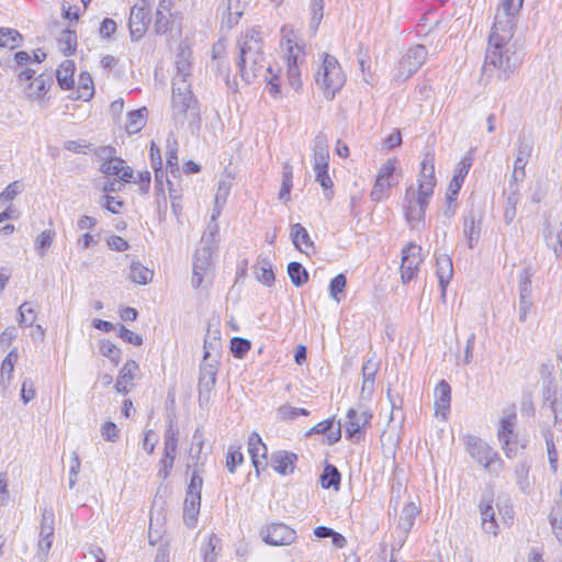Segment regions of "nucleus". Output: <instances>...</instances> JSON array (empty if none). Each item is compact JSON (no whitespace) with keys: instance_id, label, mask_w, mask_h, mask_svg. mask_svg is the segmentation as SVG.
<instances>
[{"instance_id":"1","label":"nucleus","mask_w":562,"mask_h":562,"mask_svg":"<svg viewBox=\"0 0 562 562\" xmlns=\"http://www.w3.org/2000/svg\"><path fill=\"white\" fill-rule=\"evenodd\" d=\"M522 2L524 0H502L488 36L483 70H497V77L503 80L508 79L521 63L510 40L514 35L515 13L521 9Z\"/></svg>"},{"instance_id":"2","label":"nucleus","mask_w":562,"mask_h":562,"mask_svg":"<svg viewBox=\"0 0 562 562\" xmlns=\"http://www.w3.org/2000/svg\"><path fill=\"white\" fill-rule=\"evenodd\" d=\"M239 57L237 66L241 78L247 82H252L262 74H271L272 66L267 63L262 50L261 32L251 27L240 36L237 42Z\"/></svg>"},{"instance_id":"3","label":"nucleus","mask_w":562,"mask_h":562,"mask_svg":"<svg viewBox=\"0 0 562 562\" xmlns=\"http://www.w3.org/2000/svg\"><path fill=\"white\" fill-rule=\"evenodd\" d=\"M313 150V169L315 172V180L321 184L325 191L327 199L330 198L333 192V180L329 177V147L328 139L324 133H318L312 143Z\"/></svg>"},{"instance_id":"4","label":"nucleus","mask_w":562,"mask_h":562,"mask_svg":"<svg viewBox=\"0 0 562 562\" xmlns=\"http://www.w3.org/2000/svg\"><path fill=\"white\" fill-rule=\"evenodd\" d=\"M317 86L323 90L326 99H334L335 94L344 87L346 76L338 60L325 54L323 64L315 77Z\"/></svg>"},{"instance_id":"5","label":"nucleus","mask_w":562,"mask_h":562,"mask_svg":"<svg viewBox=\"0 0 562 562\" xmlns=\"http://www.w3.org/2000/svg\"><path fill=\"white\" fill-rule=\"evenodd\" d=\"M172 115L183 124L187 119L195 120L199 116L196 100L194 99L190 81L182 80L172 87Z\"/></svg>"},{"instance_id":"6","label":"nucleus","mask_w":562,"mask_h":562,"mask_svg":"<svg viewBox=\"0 0 562 562\" xmlns=\"http://www.w3.org/2000/svg\"><path fill=\"white\" fill-rule=\"evenodd\" d=\"M516 420V413L514 411L509 412L502 417L497 431L498 440L502 443V449L508 458L515 457L518 452V449H524L527 445L526 439H518V436L514 434Z\"/></svg>"},{"instance_id":"7","label":"nucleus","mask_w":562,"mask_h":562,"mask_svg":"<svg viewBox=\"0 0 562 562\" xmlns=\"http://www.w3.org/2000/svg\"><path fill=\"white\" fill-rule=\"evenodd\" d=\"M467 451L470 456L482 464L490 472H495V463L502 464L497 452H495L485 441L475 436L468 435L464 438Z\"/></svg>"},{"instance_id":"8","label":"nucleus","mask_w":562,"mask_h":562,"mask_svg":"<svg viewBox=\"0 0 562 562\" xmlns=\"http://www.w3.org/2000/svg\"><path fill=\"white\" fill-rule=\"evenodd\" d=\"M427 55L428 53L424 45H416L409 48L398 61L395 78L398 80L408 79L426 61Z\"/></svg>"},{"instance_id":"9","label":"nucleus","mask_w":562,"mask_h":562,"mask_svg":"<svg viewBox=\"0 0 562 562\" xmlns=\"http://www.w3.org/2000/svg\"><path fill=\"white\" fill-rule=\"evenodd\" d=\"M149 13L150 4L147 0H139L132 7L128 29L133 42L139 41L145 35L150 21Z\"/></svg>"},{"instance_id":"10","label":"nucleus","mask_w":562,"mask_h":562,"mask_svg":"<svg viewBox=\"0 0 562 562\" xmlns=\"http://www.w3.org/2000/svg\"><path fill=\"white\" fill-rule=\"evenodd\" d=\"M429 200L430 198L416 194L414 189H407L405 194V216L412 228H418L424 222Z\"/></svg>"},{"instance_id":"11","label":"nucleus","mask_w":562,"mask_h":562,"mask_svg":"<svg viewBox=\"0 0 562 562\" xmlns=\"http://www.w3.org/2000/svg\"><path fill=\"white\" fill-rule=\"evenodd\" d=\"M420 251L422 247L415 243H408L402 250L401 279L403 283L409 282L417 276L419 266L423 262Z\"/></svg>"},{"instance_id":"12","label":"nucleus","mask_w":562,"mask_h":562,"mask_svg":"<svg viewBox=\"0 0 562 562\" xmlns=\"http://www.w3.org/2000/svg\"><path fill=\"white\" fill-rule=\"evenodd\" d=\"M215 248L199 245L193 258L192 285L196 289L201 286L204 276L212 267V256Z\"/></svg>"},{"instance_id":"13","label":"nucleus","mask_w":562,"mask_h":562,"mask_svg":"<svg viewBox=\"0 0 562 562\" xmlns=\"http://www.w3.org/2000/svg\"><path fill=\"white\" fill-rule=\"evenodd\" d=\"M211 357V352L207 347V341H204V352H203V363L200 368V376H199V397H209L210 392L215 385L217 366L216 361L206 362Z\"/></svg>"},{"instance_id":"14","label":"nucleus","mask_w":562,"mask_h":562,"mask_svg":"<svg viewBox=\"0 0 562 562\" xmlns=\"http://www.w3.org/2000/svg\"><path fill=\"white\" fill-rule=\"evenodd\" d=\"M260 535L262 540L269 546H289L296 538L295 531L281 522L266 526Z\"/></svg>"},{"instance_id":"15","label":"nucleus","mask_w":562,"mask_h":562,"mask_svg":"<svg viewBox=\"0 0 562 562\" xmlns=\"http://www.w3.org/2000/svg\"><path fill=\"white\" fill-rule=\"evenodd\" d=\"M532 142L527 137L519 136L516 143V159L514 161V170L512 175L513 182H522L526 177L525 168L532 154Z\"/></svg>"},{"instance_id":"16","label":"nucleus","mask_w":562,"mask_h":562,"mask_svg":"<svg viewBox=\"0 0 562 562\" xmlns=\"http://www.w3.org/2000/svg\"><path fill=\"white\" fill-rule=\"evenodd\" d=\"M435 186V157L432 154L427 153L422 161V169L418 178V192L416 194L431 198Z\"/></svg>"},{"instance_id":"17","label":"nucleus","mask_w":562,"mask_h":562,"mask_svg":"<svg viewBox=\"0 0 562 562\" xmlns=\"http://www.w3.org/2000/svg\"><path fill=\"white\" fill-rule=\"evenodd\" d=\"M55 516L52 508H45L42 514V522L40 529L38 550L47 557L54 539Z\"/></svg>"},{"instance_id":"18","label":"nucleus","mask_w":562,"mask_h":562,"mask_svg":"<svg viewBox=\"0 0 562 562\" xmlns=\"http://www.w3.org/2000/svg\"><path fill=\"white\" fill-rule=\"evenodd\" d=\"M304 57L303 48L300 45L291 46L288 54V80L294 90H299L302 86L301 70L299 64Z\"/></svg>"},{"instance_id":"19","label":"nucleus","mask_w":562,"mask_h":562,"mask_svg":"<svg viewBox=\"0 0 562 562\" xmlns=\"http://www.w3.org/2000/svg\"><path fill=\"white\" fill-rule=\"evenodd\" d=\"M482 216L474 210L469 211L463 221V235L467 238L468 246L472 249L481 236Z\"/></svg>"},{"instance_id":"20","label":"nucleus","mask_w":562,"mask_h":562,"mask_svg":"<svg viewBox=\"0 0 562 562\" xmlns=\"http://www.w3.org/2000/svg\"><path fill=\"white\" fill-rule=\"evenodd\" d=\"M100 171L106 176H115L123 182H130L134 178L133 169L126 166L125 161L120 157L106 162H101Z\"/></svg>"},{"instance_id":"21","label":"nucleus","mask_w":562,"mask_h":562,"mask_svg":"<svg viewBox=\"0 0 562 562\" xmlns=\"http://www.w3.org/2000/svg\"><path fill=\"white\" fill-rule=\"evenodd\" d=\"M493 501L484 497L479 504L481 515V526L485 533L497 536L498 525L495 520V510L492 506Z\"/></svg>"},{"instance_id":"22","label":"nucleus","mask_w":562,"mask_h":562,"mask_svg":"<svg viewBox=\"0 0 562 562\" xmlns=\"http://www.w3.org/2000/svg\"><path fill=\"white\" fill-rule=\"evenodd\" d=\"M451 387L445 380H441L435 389V411L437 416L447 418L450 411Z\"/></svg>"},{"instance_id":"23","label":"nucleus","mask_w":562,"mask_h":562,"mask_svg":"<svg viewBox=\"0 0 562 562\" xmlns=\"http://www.w3.org/2000/svg\"><path fill=\"white\" fill-rule=\"evenodd\" d=\"M296 461L297 456L295 453L283 450L276 451L271 456V465L281 475L293 473Z\"/></svg>"},{"instance_id":"24","label":"nucleus","mask_w":562,"mask_h":562,"mask_svg":"<svg viewBox=\"0 0 562 562\" xmlns=\"http://www.w3.org/2000/svg\"><path fill=\"white\" fill-rule=\"evenodd\" d=\"M345 428L349 437H355L360 432V429L369 424L372 415L369 411L357 412L350 408L346 416Z\"/></svg>"},{"instance_id":"25","label":"nucleus","mask_w":562,"mask_h":562,"mask_svg":"<svg viewBox=\"0 0 562 562\" xmlns=\"http://www.w3.org/2000/svg\"><path fill=\"white\" fill-rule=\"evenodd\" d=\"M201 506V495L198 493L187 492L183 504V520L188 527H194L198 520Z\"/></svg>"},{"instance_id":"26","label":"nucleus","mask_w":562,"mask_h":562,"mask_svg":"<svg viewBox=\"0 0 562 562\" xmlns=\"http://www.w3.org/2000/svg\"><path fill=\"white\" fill-rule=\"evenodd\" d=\"M436 274L439 280V285L441 288L442 296L446 295V288L449 284L452 274H453V266L452 260L448 255H439L436 259Z\"/></svg>"},{"instance_id":"27","label":"nucleus","mask_w":562,"mask_h":562,"mask_svg":"<svg viewBox=\"0 0 562 562\" xmlns=\"http://www.w3.org/2000/svg\"><path fill=\"white\" fill-rule=\"evenodd\" d=\"M420 513V507L414 503L409 502L402 509L401 516L397 522V529L403 533L405 538L414 526L416 517Z\"/></svg>"},{"instance_id":"28","label":"nucleus","mask_w":562,"mask_h":562,"mask_svg":"<svg viewBox=\"0 0 562 562\" xmlns=\"http://www.w3.org/2000/svg\"><path fill=\"white\" fill-rule=\"evenodd\" d=\"M291 238L294 246L302 252L308 254L310 250L313 251L315 249L308 232L300 223L291 226Z\"/></svg>"},{"instance_id":"29","label":"nucleus","mask_w":562,"mask_h":562,"mask_svg":"<svg viewBox=\"0 0 562 562\" xmlns=\"http://www.w3.org/2000/svg\"><path fill=\"white\" fill-rule=\"evenodd\" d=\"M170 0H160L155 14V32L157 34H165L171 26V14L169 8Z\"/></svg>"},{"instance_id":"30","label":"nucleus","mask_w":562,"mask_h":562,"mask_svg":"<svg viewBox=\"0 0 562 562\" xmlns=\"http://www.w3.org/2000/svg\"><path fill=\"white\" fill-rule=\"evenodd\" d=\"M175 64L177 72L173 77L172 85L181 82L182 80L189 81L191 77L190 52L188 49H181L176 56Z\"/></svg>"},{"instance_id":"31","label":"nucleus","mask_w":562,"mask_h":562,"mask_svg":"<svg viewBox=\"0 0 562 562\" xmlns=\"http://www.w3.org/2000/svg\"><path fill=\"white\" fill-rule=\"evenodd\" d=\"M138 370V364L134 360H128L120 371L115 383V390L119 393H128V383L134 379L135 372Z\"/></svg>"},{"instance_id":"32","label":"nucleus","mask_w":562,"mask_h":562,"mask_svg":"<svg viewBox=\"0 0 562 562\" xmlns=\"http://www.w3.org/2000/svg\"><path fill=\"white\" fill-rule=\"evenodd\" d=\"M19 355L16 349L11 350L2 361L0 371V381L2 384V393L8 389L13 375L14 364L18 361Z\"/></svg>"},{"instance_id":"33","label":"nucleus","mask_w":562,"mask_h":562,"mask_svg":"<svg viewBox=\"0 0 562 562\" xmlns=\"http://www.w3.org/2000/svg\"><path fill=\"white\" fill-rule=\"evenodd\" d=\"M267 447L257 432H252L248 439V452L251 457L254 467L258 470L260 465L259 457L266 459Z\"/></svg>"},{"instance_id":"34","label":"nucleus","mask_w":562,"mask_h":562,"mask_svg":"<svg viewBox=\"0 0 562 562\" xmlns=\"http://www.w3.org/2000/svg\"><path fill=\"white\" fill-rule=\"evenodd\" d=\"M130 279L132 282L145 285L151 282L154 272L138 261H132L130 267Z\"/></svg>"},{"instance_id":"35","label":"nucleus","mask_w":562,"mask_h":562,"mask_svg":"<svg viewBox=\"0 0 562 562\" xmlns=\"http://www.w3.org/2000/svg\"><path fill=\"white\" fill-rule=\"evenodd\" d=\"M147 109L142 108L131 111L127 115L126 131L128 134L138 133L146 124Z\"/></svg>"},{"instance_id":"36","label":"nucleus","mask_w":562,"mask_h":562,"mask_svg":"<svg viewBox=\"0 0 562 562\" xmlns=\"http://www.w3.org/2000/svg\"><path fill=\"white\" fill-rule=\"evenodd\" d=\"M164 442V454L173 456L177 454L179 430L177 425L170 420L165 432Z\"/></svg>"},{"instance_id":"37","label":"nucleus","mask_w":562,"mask_h":562,"mask_svg":"<svg viewBox=\"0 0 562 562\" xmlns=\"http://www.w3.org/2000/svg\"><path fill=\"white\" fill-rule=\"evenodd\" d=\"M166 143H167V145H166V147H167V151H166V156H167V170H169V172L172 176H176V173L179 172L178 142L175 138V136L169 135Z\"/></svg>"},{"instance_id":"38","label":"nucleus","mask_w":562,"mask_h":562,"mask_svg":"<svg viewBox=\"0 0 562 562\" xmlns=\"http://www.w3.org/2000/svg\"><path fill=\"white\" fill-rule=\"evenodd\" d=\"M334 427V419H326L317 425H315L310 431V434H328V442L335 443L337 442L341 437L340 426L336 428V430H331Z\"/></svg>"},{"instance_id":"39","label":"nucleus","mask_w":562,"mask_h":562,"mask_svg":"<svg viewBox=\"0 0 562 562\" xmlns=\"http://www.w3.org/2000/svg\"><path fill=\"white\" fill-rule=\"evenodd\" d=\"M246 0H227L225 12L227 13V27L236 25L243 15Z\"/></svg>"},{"instance_id":"40","label":"nucleus","mask_w":562,"mask_h":562,"mask_svg":"<svg viewBox=\"0 0 562 562\" xmlns=\"http://www.w3.org/2000/svg\"><path fill=\"white\" fill-rule=\"evenodd\" d=\"M340 473L333 464H327L321 475V484L323 488L338 490L340 485Z\"/></svg>"},{"instance_id":"41","label":"nucleus","mask_w":562,"mask_h":562,"mask_svg":"<svg viewBox=\"0 0 562 562\" xmlns=\"http://www.w3.org/2000/svg\"><path fill=\"white\" fill-rule=\"evenodd\" d=\"M58 46L65 56H70L77 47V35L75 31L64 30L58 37Z\"/></svg>"},{"instance_id":"42","label":"nucleus","mask_w":562,"mask_h":562,"mask_svg":"<svg viewBox=\"0 0 562 562\" xmlns=\"http://www.w3.org/2000/svg\"><path fill=\"white\" fill-rule=\"evenodd\" d=\"M22 35L13 29L0 27V47L14 49L22 43Z\"/></svg>"},{"instance_id":"43","label":"nucleus","mask_w":562,"mask_h":562,"mask_svg":"<svg viewBox=\"0 0 562 562\" xmlns=\"http://www.w3.org/2000/svg\"><path fill=\"white\" fill-rule=\"evenodd\" d=\"M561 501L557 502L550 514V522L557 539L562 542V483L560 487Z\"/></svg>"},{"instance_id":"44","label":"nucleus","mask_w":562,"mask_h":562,"mask_svg":"<svg viewBox=\"0 0 562 562\" xmlns=\"http://www.w3.org/2000/svg\"><path fill=\"white\" fill-rule=\"evenodd\" d=\"M288 274L291 279V282L297 288L305 284L308 280V273L306 269L296 261H292L288 265Z\"/></svg>"},{"instance_id":"45","label":"nucleus","mask_w":562,"mask_h":562,"mask_svg":"<svg viewBox=\"0 0 562 562\" xmlns=\"http://www.w3.org/2000/svg\"><path fill=\"white\" fill-rule=\"evenodd\" d=\"M220 241V226L218 223H209L206 229L204 231L200 244L203 246H210L212 248H217Z\"/></svg>"},{"instance_id":"46","label":"nucleus","mask_w":562,"mask_h":562,"mask_svg":"<svg viewBox=\"0 0 562 562\" xmlns=\"http://www.w3.org/2000/svg\"><path fill=\"white\" fill-rule=\"evenodd\" d=\"M529 470L530 467L526 462H521L515 468L516 482L522 492H527L531 484L529 480Z\"/></svg>"},{"instance_id":"47","label":"nucleus","mask_w":562,"mask_h":562,"mask_svg":"<svg viewBox=\"0 0 562 562\" xmlns=\"http://www.w3.org/2000/svg\"><path fill=\"white\" fill-rule=\"evenodd\" d=\"M392 187V182L383 180L382 176H376L375 183L371 191V199L375 202L382 201L389 194V190Z\"/></svg>"},{"instance_id":"48","label":"nucleus","mask_w":562,"mask_h":562,"mask_svg":"<svg viewBox=\"0 0 562 562\" xmlns=\"http://www.w3.org/2000/svg\"><path fill=\"white\" fill-rule=\"evenodd\" d=\"M19 313V325L30 327L33 326L34 322L36 321V313L35 311L30 306L29 302H24L19 306L18 310Z\"/></svg>"},{"instance_id":"49","label":"nucleus","mask_w":562,"mask_h":562,"mask_svg":"<svg viewBox=\"0 0 562 562\" xmlns=\"http://www.w3.org/2000/svg\"><path fill=\"white\" fill-rule=\"evenodd\" d=\"M55 236L56 232L54 229H45L38 235L35 241V248L41 256H44L46 250L52 246Z\"/></svg>"},{"instance_id":"50","label":"nucleus","mask_w":562,"mask_h":562,"mask_svg":"<svg viewBox=\"0 0 562 562\" xmlns=\"http://www.w3.org/2000/svg\"><path fill=\"white\" fill-rule=\"evenodd\" d=\"M279 72L280 69L278 68L277 71L272 69L271 74H262L260 77L263 78L265 81H267V89L270 95L273 98H280L281 97V88H280V79H279Z\"/></svg>"},{"instance_id":"51","label":"nucleus","mask_w":562,"mask_h":562,"mask_svg":"<svg viewBox=\"0 0 562 562\" xmlns=\"http://www.w3.org/2000/svg\"><path fill=\"white\" fill-rule=\"evenodd\" d=\"M473 161H474L473 149H470L463 156V158L460 160V162L458 164V166L456 168V173H454L453 177L464 181V178L469 173V171H470V169H471V167L473 165Z\"/></svg>"},{"instance_id":"52","label":"nucleus","mask_w":562,"mask_h":562,"mask_svg":"<svg viewBox=\"0 0 562 562\" xmlns=\"http://www.w3.org/2000/svg\"><path fill=\"white\" fill-rule=\"evenodd\" d=\"M251 344L248 339L241 337H234L231 340V351L235 358L243 359L249 351Z\"/></svg>"},{"instance_id":"53","label":"nucleus","mask_w":562,"mask_h":562,"mask_svg":"<svg viewBox=\"0 0 562 562\" xmlns=\"http://www.w3.org/2000/svg\"><path fill=\"white\" fill-rule=\"evenodd\" d=\"M63 67L65 75H63V70H57V80L63 89H68L74 83V79L71 78L74 71V63L66 60Z\"/></svg>"},{"instance_id":"54","label":"nucleus","mask_w":562,"mask_h":562,"mask_svg":"<svg viewBox=\"0 0 562 562\" xmlns=\"http://www.w3.org/2000/svg\"><path fill=\"white\" fill-rule=\"evenodd\" d=\"M257 279L265 285L271 286L274 282V273L272 266L268 260L260 262L259 271L257 272Z\"/></svg>"},{"instance_id":"55","label":"nucleus","mask_w":562,"mask_h":562,"mask_svg":"<svg viewBox=\"0 0 562 562\" xmlns=\"http://www.w3.org/2000/svg\"><path fill=\"white\" fill-rule=\"evenodd\" d=\"M347 284V279L345 274L339 273L337 274L329 283V293L330 296L336 301L340 302L339 294H342L345 292V288Z\"/></svg>"},{"instance_id":"56","label":"nucleus","mask_w":562,"mask_h":562,"mask_svg":"<svg viewBox=\"0 0 562 562\" xmlns=\"http://www.w3.org/2000/svg\"><path fill=\"white\" fill-rule=\"evenodd\" d=\"M79 98L89 100L93 95V82L89 74H81L79 78Z\"/></svg>"},{"instance_id":"57","label":"nucleus","mask_w":562,"mask_h":562,"mask_svg":"<svg viewBox=\"0 0 562 562\" xmlns=\"http://www.w3.org/2000/svg\"><path fill=\"white\" fill-rule=\"evenodd\" d=\"M311 10H312V18H311V29L315 33L318 29V25L323 19L324 13V0H312L311 1Z\"/></svg>"},{"instance_id":"58","label":"nucleus","mask_w":562,"mask_h":562,"mask_svg":"<svg viewBox=\"0 0 562 562\" xmlns=\"http://www.w3.org/2000/svg\"><path fill=\"white\" fill-rule=\"evenodd\" d=\"M102 356L109 358L114 364L121 359V350L110 340H103L100 345Z\"/></svg>"},{"instance_id":"59","label":"nucleus","mask_w":562,"mask_h":562,"mask_svg":"<svg viewBox=\"0 0 562 562\" xmlns=\"http://www.w3.org/2000/svg\"><path fill=\"white\" fill-rule=\"evenodd\" d=\"M531 277L532 272L530 268H525L519 273V295L531 296Z\"/></svg>"},{"instance_id":"60","label":"nucleus","mask_w":562,"mask_h":562,"mask_svg":"<svg viewBox=\"0 0 562 562\" xmlns=\"http://www.w3.org/2000/svg\"><path fill=\"white\" fill-rule=\"evenodd\" d=\"M220 543V539L215 535H211L209 537V541L205 547L202 549L203 551V560L204 562H214L216 558L215 549Z\"/></svg>"},{"instance_id":"61","label":"nucleus","mask_w":562,"mask_h":562,"mask_svg":"<svg viewBox=\"0 0 562 562\" xmlns=\"http://www.w3.org/2000/svg\"><path fill=\"white\" fill-rule=\"evenodd\" d=\"M278 414L282 419H295L300 415L307 416L308 411H306L305 408L283 405L278 409Z\"/></svg>"},{"instance_id":"62","label":"nucleus","mask_w":562,"mask_h":562,"mask_svg":"<svg viewBox=\"0 0 562 562\" xmlns=\"http://www.w3.org/2000/svg\"><path fill=\"white\" fill-rule=\"evenodd\" d=\"M101 435L104 440L116 442L120 438V429L112 422H105L101 428Z\"/></svg>"},{"instance_id":"63","label":"nucleus","mask_w":562,"mask_h":562,"mask_svg":"<svg viewBox=\"0 0 562 562\" xmlns=\"http://www.w3.org/2000/svg\"><path fill=\"white\" fill-rule=\"evenodd\" d=\"M244 461L243 453L239 449H235L231 447L228 449L227 458H226V468L227 470L233 473L235 472V469L238 464H240Z\"/></svg>"},{"instance_id":"64","label":"nucleus","mask_w":562,"mask_h":562,"mask_svg":"<svg viewBox=\"0 0 562 562\" xmlns=\"http://www.w3.org/2000/svg\"><path fill=\"white\" fill-rule=\"evenodd\" d=\"M117 336L122 338L124 341L132 344L134 346H140L143 344V338L139 335L127 329L123 325L119 326Z\"/></svg>"}]
</instances>
